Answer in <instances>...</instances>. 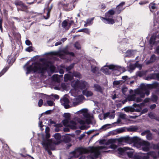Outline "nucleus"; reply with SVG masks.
<instances>
[{"instance_id":"obj_46","label":"nucleus","mask_w":159,"mask_h":159,"mask_svg":"<svg viewBox=\"0 0 159 159\" xmlns=\"http://www.w3.org/2000/svg\"><path fill=\"white\" fill-rule=\"evenodd\" d=\"M74 65L73 64H71L70 66L66 68V70H70L73 67Z\"/></svg>"},{"instance_id":"obj_19","label":"nucleus","mask_w":159,"mask_h":159,"mask_svg":"<svg viewBox=\"0 0 159 159\" xmlns=\"http://www.w3.org/2000/svg\"><path fill=\"white\" fill-rule=\"evenodd\" d=\"M72 76L69 74H66L64 75V80L65 82H67L68 80H71L72 79Z\"/></svg>"},{"instance_id":"obj_16","label":"nucleus","mask_w":159,"mask_h":159,"mask_svg":"<svg viewBox=\"0 0 159 159\" xmlns=\"http://www.w3.org/2000/svg\"><path fill=\"white\" fill-rule=\"evenodd\" d=\"M11 24L12 25V33L14 36L16 37V38H19L20 36V34L16 32H15V30H16V29L15 27L14 26L13 23H12Z\"/></svg>"},{"instance_id":"obj_4","label":"nucleus","mask_w":159,"mask_h":159,"mask_svg":"<svg viewBox=\"0 0 159 159\" xmlns=\"http://www.w3.org/2000/svg\"><path fill=\"white\" fill-rule=\"evenodd\" d=\"M153 88V85L151 84H147L145 85L142 84L140 86V88L134 90V93L139 95L140 98L142 99L145 97V94L147 96L149 94V89H152Z\"/></svg>"},{"instance_id":"obj_2","label":"nucleus","mask_w":159,"mask_h":159,"mask_svg":"<svg viewBox=\"0 0 159 159\" xmlns=\"http://www.w3.org/2000/svg\"><path fill=\"white\" fill-rule=\"evenodd\" d=\"M118 141L119 145L123 144V143H126L129 144L134 143V144L138 143L141 147L142 150L145 151H148L149 150L150 146L149 142L144 141H140V139L137 136L130 137L129 136H125L121 137L118 139Z\"/></svg>"},{"instance_id":"obj_11","label":"nucleus","mask_w":159,"mask_h":159,"mask_svg":"<svg viewBox=\"0 0 159 159\" xmlns=\"http://www.w3.org/2000/svg\"><path fill=\"white\" fill-rule=\"evenodd\" d=\"M76 123L74 121H69L67 123L64 124L65 126H69L70 128L72 129H76Z\"/></svg>"},{"instance_id":"obj_60","label":"nucleus","mask_w":159,"mask_h":159,"mask_svg":"<svg viewBox=\"0 0 159 159\" xmlns=\"http://www.w3.org/2000/svg\"><path fill=\"white\" fill-rule=\"evenodd\" d=\"M79 102L78 101H74L73 102V105L74 106H75L79 104Z\"/></svg>"},{"instance_id":"obj_13","label":"nucleus","mask_w":159,"mask_h":159,"mask_svg":"<svg viewBox=\"0 0 159 159\" xmlns=\"http://www.w3.org/2000/svg\"><path fill=\"white\" fill-rule=\"evenodd\" d=\"M94 89L96 91L101 93H103L104 88L101 87L100 85L97 84H94Z\"/></svg>"},{"instance_id":"obj_25","label":"nucleus","mask_w":159,"mask_h":159,"mask_svg":"<svg viewBox=\"0 0 159 159\" xmlns=\"http://www.w3.org/2000/svg\"><path fill=\"white\" fill-rule=\"evenodd\" d=\"M130 148H129L127 147H125L123 148H119L118 149V150L121 153L125 151L128 150H130Z\"/></svg>"},{"instance_id":"obj_31","label":"nucleus","mask_w":159,"mask_h":159,"mask_svg":"<svg viewBox=\"0 0 159 159\" xmlns=\"http://www.w3.org/2000/svg\"><path fill=\"white\" fill-rule=\"evenodd\" d=\"M68 23L66 20H64L61 24L62 26L64 28H66L68 27Z\"/></svg>"},{"instance_id":"obj_57","label":"nucleus","mask_w":159,"mask_h":159,"mask_svg":"<svg viewBox=\"0 0 159 159\" xmlns=\"http://www.w3.org/2000/svg\"><path fill=\"white\" fill-rule=\"evenodd\" d=\"M125 4L124 2H122L119 5H118L116 7V9H118L120 7H121Z\"/></svg>"},{"instance_id":"obj_9","label":"nucleus","mask_w":159,"mask_h":159,"mask_svg":"<svg viewBox=\"0 0 159 159\" xmlns=\"http://www.w3.org/2000/svg\"><path fill=\"white\" fill-rule=\"evenodd\" d=\"M60 102L61 104L63 105L66 109L72 107V106L69 105V99L66 97H63L60 99Z\"/></svg>"},{"instance_id":"obj_49","label":"nucleus","mask_w":159,"mask_h":159,"mask_svg":"<svg viewBox=\"0 0 159 159\" xmlns=\"http://www.w3.org/2000/svg\"><path fill=\"white\" fill-rule=\"evenodd\" d=\"M47 103L49 106H52L53 105V101L51 100L48 101H47Z\"/></svg>"},{"instance_id":"obj_24","label":"nucleus","mask_w":159,"mask_h":159,"mask_svg":"<svg viewBox=\"0 0 159 159\" xmlns=\"http://www.w3.org/2000/svg\"><path fill=\"white\" fill-rule=\"evenodd\" d=\"M136 64H130L129 66L128 67V68L129 69V71H132L135 69L136 67Z\"/></svg>"},{"instance_id":"obj_64","label":"nucleus","mask_w":159,"mask_h":159,"mask_svg":"<svg viewBox=\"0 0 159 159\" xmlns=\"http://www.w3.org/2000/svg\"><path fill=\"white\" fill-rule=\"evenodd\" d=\"M156 107V105L154 104L150 106V108L151 109H154Z\"/></svg>"},{"instance_id":"obj_30","label":"nucleus","mask_w":159,"mask_h":159,"mask_svg":"<svg viewBox=\"0 0 159 159\" xmlns=\"http://www.w3.org/2000/svg\"><path fill=\"white\" fill-rule=\"evenodd\" d=\"M54 137L57 140L59 141L60 140L61 138V136L60 134L57 133L54 134Z\"/></svg>"},{"instance_id":"obj_17","label":"nucleus","mask_w":159,"mask_h":159,"mask_svg":"<svg viewBox=\"0 0 159 159\" xmlns=\"http://www.w3.org/2000/svg\"><path fill=\"white\" fill-rule=\"evenodd\" d=\"M83 93L84 95L86 96L87 97L92 96L93 93L90 91L83 90Z\"/></svg>"},{"instance_id":"obj_41","label":"nucleus","mask_w":159,"mask_h":159,"mask_svg":"<svg viewBox=\"0 0 159 159\" xmlns=\"http://www.w3.org/2000/svg\"><path fill=\"white\" fill-rule=\"evenodd\" d=\"M33 47H32V46H30L28 47L26 49V51H27V52H31V51H33Z\"/></svg>"},{"instance_id":"obj_58","label":"nucleus","mask_w":159,"mask_h":159,"mask_svg":"<svg viewBox=\"0 0 159 159\" xmlns=\"http://www.w3.org/2000/svg\"><path fill=\"white\" fill-rule=\"evenodd\" d=\"M57 52H51L49 53V54L53 55H57Z\"/></svg>"},{"instance_id":"obj_47","label":"nucleus","mask_w":159,"mask_h":159,"mask_svg":"<svg viewBox=\"0 0 159 159\" xmlns=\"http://www.w3.org/2000/svg\"><path fill=\"white\" fill-rule=\"evenodd\" d=\"M121 81H115L113 82L114 85H117L120 84Z\"/></svg>"},{"instance_id":"obj_55","label":"nucleus","mask_w":159,"mask_h":159,"mask_svg":"<svg viewBox=\"0 0 159 159\" xmlns=\"http://www.w3.org/2000/svg\"><path fill=\"white\" fill-rule=\"evenodd\" d=\"M74 23V21L73 20H71L70 21L69 23H68V26L67 27V29L68 30L70 27L71 25Z\"/></svg>"},{"instance_id":"obj_7","label":"nucleus","mask_w":159,"mask_h":159,"mask_svg":"<svg viewBox=\"0 0 159 159\" xmlns=\"http://www.w3.org/2000/svg\"><path fill=\"white\" fill-rule=\"evenodd\" d=\"M88 84L86 81L83 80H76L73 84V87L75 88H79L81 89H85L88 86Z\"/></svg>"},{"instance_id":"obj_28","label":"nucleus","mask_w":159,"mask_h":159,"mask_svg":"<svg viewBox=\"0 0 159 159\" xmlns=\"http://www.w3.org/2000/svg\"><path fill=\"white\" fill-rule=\"evenodd\" d=\"M149 7L150 8V11H152V9L154 10L156 9V4L155 3H151L149 4Z\"/></svg>"},{"instance_id":"obj_61","label":"nucleus","mask_w":159,"mask_h":159,"mask_svg":"<svg viewBox=\"0 0 159 159\" xmlns=\"http://www.w3.org/2000/svg\"><path fill=\"white\" fill-rule=\"evenodd\" d=\"M25 43L27 45L29 46L31 44V43L30 40H26Z\"/></svg>"},{"instance_id":"obj_3","label":"nucleus","mask_w":159,"mask_h":159,"mask_svg":"<svg viewBox=\"0 0 159 159\" xmlns=\"http://www.w3.org/2000/svg\"><path fill=\"white\" fill-rule=\"evenodd\" d=\"M52 67H49V65L47 64L42 65L40 63H36L27 67L26 73L29 74L31 71H33L34 72H38L39 73L44 74L49 68L51 69Z\"/></svg>"},{"instance_id":"obj_39","label":"nucleus","mask_w":159,"mask_h":159,"mask_svg":"<svg viewBox=\"0 0 159 159\" xmlns=\"http://www.w3.org/2000/svg\"><path fill=\"white\" fill-rule=\"evenodd\" d=\"M109 125V124H107L102 126L100 129H103L105 130L108 128V126Z\"/></svg>"},{"instance_id":"obj_45","label":"nucleus","mask_w":159,"mask_h":159,"mask_svg":"<svg viewBox=\"0 0 159 159\" xmlns=\"http://www.w3.org/2000/svg\"><path fill=\"white\" fill-rule=\"evenodd\" d=\"M43 100L41 99H40L38 102V106L40 107H41L43 105Z\"/></svg>"},{"instance_id":"obj_38","label":"nucleus","mask_w":159,"mask_h":159,"mask_svg":"<svg viewBox=\"0 0 159 159\" xmlns=\"http://www.w3.org/2000/svg\"><path fill=\"white\" fill-rule=\"evenodd\" d=\"M155 38L154 36H152L150 40V44H154V43L155 41Z\"/></svg>"},{"instance_id":"obj_52","label":"nucleus","mask_w":159,"mask_h":159,"mask_svg":"<svg viewBox=\"0 0 159 159\" xmlns=\"http://www.w3.org/2000/svg\"><path fill=\"white\" fill-rule=\"evenodd\" d=\"M143 104V103H141L140 104H137L136 103H134L133 105V106L134 107H140Z\"/></svg>"},{"instance_id":"obj_29","label":"nucleus","mask_w":159,"mask_h":159,"mask_svg":"<svg viewBox=\"0 0 159 159\" xmlns=\"http://www.w3.org/2000/svg\"><path fill=\"white\" fill-rule=\"evenodd\" d=\"M15 3L16 5H18L21 6H24V4L23 3V2L22 1L19 0L15 1Z\"/></svg>"},{"instance_id":"obj_36","label":"nucleus","mask_w":159,"mask_h":159,"mask_svg":"<svg viewBox=\"0 0 159 159\" xmlns=\"http://www.w3.org/2000/svg\"><path fill=\"white\" fill-rule=\"evenodd\" d=\"M146 138L148 140H151L152 139V134L150 133H149L146 135Z\"/></svg>"},{"instance_id":"obj_42","label":"nucleus","mask_w":159,"mask_h":159,"mask_svg":"<svg viewBox=\"0 0 159 159\" xmlns=\"http://www.w3.org/2000/svg\"><path fill=\"white\" fill-rule=\"evenodd\" d=\"M98 70V68L97 67H95L91 69V71L93 73H96Z\"/></svg>"},{"instance_id":"obj_5","label":"nucleus","mask_w":159,"mask_h":159,"mask_svg":"<svg viewBox=\"0 0 159 159\" xmlns=\"http://www.w3.org/2000/svg\"><path fill=\"white\" fill-rule=\"evenodd\" d=\"M59 143H53L52 139L46 141L45 140L43 141H42L41 144L43 145L45 150L48 151V152L49 155H51L52 154V152L50 150H54V144H58Z\"/></svg>"},{"instance_id":"obj_34","label":"nucleus","mask_w":159,"mask_h":159,"mask_svg":"<svg viewBox=\"0 0 159 159\" xmlns=\"http://www.w3.org/2000/svg\"><path fill=\"white\" fill-rule=\"evenodd\" d=\"M73 76H75L78 78H80L81 77V75L79 72H74L73 73Z\"/></svg>"},{"instance_id":"obj_51","label":"nucleus","mask_w":159,"mask_h":159,"mask_svg":"<svg viewBox=\"0 0 159 159\" xmlns=\"http://www.w3.org/2000/svg\"><path fill=\"white\" fill-rule=\"evenodd\" d=\"M109 147L111 148L115 149L117 148V146L115 144H111Z\"/></svg>"},{"instance_id":"obj_56","label":"nucleus","mask_w":159,"mask_h":159,"mask_svg":"<svg viewBox=\"0 0 159 159\" xmlns=\"http://www.w3.org/2000/svg\"><path fill=\"white\" fill-rule=\"evenodd\" d=\"M54 126L56 128H59L60 127H61L62 126V125L61 124H57L54 125Z\"/></svg>"},{"instance_id":"obj_50","label":"nucleus","mask_w":159,"mask_h":159,"mask_svg":"<svg viewBox=\"0 0 159 159\" xmlns=\"http://www.w3.org/2000/svg\"><path fill=\"white\" fill-rule=\"evenodd\" d=\"M110 114V112H107L106 113H105L104 114V116H103V119H105L107 117L109 116V115Z\"/></svg>"},{"instance_id":"obj_22","label":"nucleus","mask_w":159,"mask_h":159,"mask_svg":"<svg viewBox=\"0 0 159 159\" xmlns=\"http://www.w3.org/2000/svg\"><path fill=\"white\" fill-rule=\"evenodd\" d=\"M149 117L151 119H155L156 120H159V118L156 116L154 114L152 113H150L148 114Z\"/></svg>"},{"instance_id":"obj_20","label":"nucleus","mask_w":159,"mask_h":159,"mask_svg":"<svg viewBox=\"0 0 159 159\" xmlns=\"http://www.w3.org/2000/svg\"><path fill=\"white\" fill-rule=\"evenodd\" d=\"M156 60V57L155 55L154 54L152 55L150 58V60L147 62V64H149L154 62Z\"/></svg>"},{"instance_id":"obj_40","label":"nucleus","mask_w":159,"mask_h":159,"mask_svg":"<svg viewBox=\"0 0 159 159\" xmlns=\"http://www.w3.org/2000/svg\"><path fill=\"white\" fill-rule=\"evenodd\" d=\"M145 73L143 71H141L138 72V75L139 77H141L144 75Z\"/></svg>"},{"instance_id":"obj_8","label":"nucleus","mask_w":159,"mask_h":159,"mask_svg":"<svg viewBox=\"0 0 159 159\" xmlns=\"http://www.w3.org/2000/svg\"><path fill=\"white\" fill-rule=\"evenodd\" d=\"M118 67L113 65H111L109 66H104L101 69V70L104 73L106 74H109L110 73L109 70H117Z\"/></svg>"},{"instance_id":"obj_48","label":"nucleus","mask_w":159,"mask_h":159,"mask_svg":"<svg viewBox=\"0 0 159 159\" xmlns=\"http://www.w3.org/2000/svg\"><path fill=\"white\" fill-rule=\"evenodd\" d=\"M125 130L123 128L119 129L117 130V132L118 133H122L125 131Z\"/></svg>"},{"instance_id":"obj_21","label":"nucleus","mask_w":159,"mask_h":159,"mask_svg":"<svg viewBox=\"0 0 159 159\" xmlns=\"http://www.w3.org/2000/svg\"><path fill=\"white\" fill-rule=\"evenodd\" d=\"M138 128L135 126H131L127 129L128 131L129 132H135L138 130Z\"/></svg>"},{"instance_id":"obj_32","label":"nucleus","mask_w":159,"mask_h":159,"mask_svg":"<svg viewBox=\"0 0 159 159\" xmlns=\"http://www.w3.org/2000/svg\"><path fill=\"white\" fill-rule=\"evenodd\" d=\"M64 53L67 55H69L70 56H71L72 57H74L75 56L74 53L72 52H70L67 50H65L63 51Z\"/></svg>"},{"instance_id":"obj_6","label":"nucleus","mask_w":159,"mask_h":159,"mask_svg":"<svg viewBox=\"0 0 159 159\" xmlns=\"http://www.w3.org/2000/svg\"><path fill=\"white\" fill-rule=\"evenodd\" d=\"M137 94L134 93V94L128 96L127 98L122 101L123 104H124L128 100L129 101H133L137 102H141L142 100L139 97H137Z\"/></svg>"},{"instance_id":"obj_33","label":"nucleus","mask_w":159,"mask_h":159,"mask_svg":"<svg viewBox=\"0 0 159 159\" xmlns=\"http://www.w3.org/2000/svg\"><path fill=\"white\" fill-rule=\"evenodd\" d=\"M74 47L77 49H80L81 48V46L78 42H76L74 44Z\"/></svg>"},{"instance_id":"obj_26","label":"nucleus","mask_w":159,"mask_h":159,"mask_svg":"<svg viewBox=\"0 0 159 159\" xmlns=\"http://www.w3.org/2000/svg\"><path fill=\"white\" fill-rule=\"evenodd\" d=\"M52 79L55 82H58L60 80L59 75L57 74L53 75L52 76Z\"/></svg>"},{"instance_id":"obj_35","label":"nucleus","mask_w":159,"mask_h":159,"mask_svg":"<svg viewBox=\"0 0 159 159\" xmlns=\"http://www.w3.org/2000/svg\"><path fill=\"white\" fill-rule=\"evenodd\" d=\"M133 52V50H128L126 52V53L127 54L126 55V57H130L132 55V53Z\"/></svg>"},{"instance_id":"obj_43","label":"nucleus","mask_w":159,"mask_h":159,"mask_svg":"<svg viewBox=\"0 0 159 159\" xmlns=\"http://www.w3.org/2000/svg\"><path fill=\"white\" fill-rule=\"evenodd\" d=\"M150 130L148 129V130H147L144 131V132H142L141 133V135L143 136L144 135L146 134H148L149 133H150Z\"/></svg>"},{"instance_id":"obj_23","label":"nucleus","mask_w":159,"mask_h":159,"mask_svg":"<svg viewBox=\"0 0 159 159\" xmlns=\"http://www.w3.org/2000/svg\"><path fill=\"white\" fill-rule=\"evenodd\" d=\"M115 14V11L112 10H109V11L106 14V16L108 17H110V15H113Z\"/></svg>"},{"instance_id":"obj_10","label":"nucleus","mask_w":159,"mask_h":159,"mask_svg":"<svg viewBox=\"0 0 159 159\" xmlns=\"http://www.w3.org/2000/svg\"><path fill=\"white\" fill-rule=\"evenodd\" d=\"M158 156H157L156 153L154 152H150L148 153V155L143 156V159H148V155L151 156L152 157H153L154 159H157L159 157V151L158 152Z\"/></svg>"},{"instance_id":"obj_59","label":"nucleus","mask_w":159,"mask_h":159,"mask_svg":"<svg viewBox=\"0 0 159 159\" xmlns=\"http://www.w3.org/2000/svg\"><path fill=\"white\" fill-rule=\"evenodd\" d=\"M127 88H124L122 89V93L123 94H125L126 92L127 91Z\"/></svg>"},{"instance_id":"obj_27","label":"nucleus","mask_w":159,"mask_h":159,"mask_svg":"<svg viewBox=\"0 0 159 159\" xmlns=\"http://www.w3.org/2000/svg\"><path fill=\"white\" fill-rule=\"evenodd\" d=\"M9 67L6 66L0 72V77L2 76L9 69Z\"/></svg>"},{"instance_id":"obj_62","label":"nucleus","mask_w":159,"mask_h":159,"mask_svg":"<svg viewBox=\"0 0 159 159\" xmlns=\"http://www.w3.org/2000/svg\"><path fill=\"white\" fill-rule=\"evenodd\" d=\"M124 109V111L126 112H129L130 111V108L128 107H125Z\"/></svg>"},{"instance_id":"obj_1","label":"nucleus","mask_w":159,"mask_h":159,"mask_svg":"<svg viewBox=\"0 0 159 159\" xmlns=\"http://www.w3.org/2000/svg\"><path fill=\"white\" fill-rule=\"evenodd\" d=\"M103 149H107L105 146H98V147H92L89 150L85 148H78L71 152L75 158L78 157L79 155L90 152V154L89 156V157L91 159H96L100 154V150Z\"/></svg>"},{"instance_id":"obj_44","label":"nucleus","mask_w":159,"mask_h":159,"mask_svg":"<svg viewBox=\"0 0 159 159\" xmlns=\"http://www.w3.org/2000/svg\"><path fill=\"white\" fill-rule=\"evenodd\" d=\"M126 115L125 114L121 113L119 115V117L123 119L126 118Z\"/></svg>"},{"instance_id":"obj_15","label":"nucleus","mask_w":159,"mask_h":159,"mask_svg":"<svg viewBox=\"0 0 159 159\" xmlns=\"http://www.w3.org/2000/svg\"><path fill=\"white\" fill-rule=\"evenodd\" d=\"M101 19L102 20H105L107 21V23L109 24H112L115 23L114 20L112 18H104L103 17H101ZM105 23H107L106 22L104 21Z\"/></svg>"},{"instance_id":"obj_37","label":"nucleus","mask_w":159,"mask_h":159,"mask_svg":"<svg viewBox=\"0 0 159 159\" xmlns=\"http://www.w3.org/2000/svg\"><path fill=\"white\" fill-rule=\"evenodd\" d=\"M157 96L156 95H153L152 98V100L153 102H156L157 100Z\"/></svg>"},{"instance_id":"obj_14","label":"nucleus","mask_w":159,"mask_h":159,"mask_svg":"<svg viewBox=\"0 0 159 159\" xmlns=\"http://www.w3.org/2000/svg\"><path fill=\"white\" fill-rule=\"evenodd\" d=\"M65 119L62 121L63 124L67 123L70 120V115L69 113H65L64 114Z\"/></svg>"},{"instance_id":"obj_18","label":"nucleus","mask_w":159,"mask_h":159,"mask_svg":"<svg viewBox=\"0 0 159 159\" xmlns=\"http://www.w3.org/2000/svg\"><path fill=\"white\" fill-rule=\"evenodd\" d=\"M49 131H50V129L48 127H47L45 129V132L46 133V138L47 139L46 141H47V140H48V139H49L50 137V134H49ZM44 140V139H43V140Z\"/></svg>"},{"instance_id":"obj_63","label":"nucleus","mask_w":159,"mask_h":159,"mask_svg":"<svg viewBox=\"0 0 159 159\" xmlns=\"http://www.w3.org/2000/svg\"><path fill=\"white\" fill-rule=\"evenodd\" d=\"M93 18H91L90 19H88L87 20L86 24H89L93 20Z\"/></svg>"},{"instance_id":"obj_54","label":"nucleus","mask_w":159,"mask_h":159,"mask_svg":"<svg viewBox=\"0 0 159 159\" xmlns=\"http://www.w3.org/2000/svg\"><path fill=\"white\" fill-rule=\"evenodd\" d=\"M83 32L87 34H89L90 33L89 29L87 28L84 29Z\"/></svg>"},{"instance_id":"obj_53","label":"nucleus","mask_w":159,"mask_h":159,"mask_svg":"<svg viewBox=\"0 0 159 159\" xmlns=\"http://www.w3.org/2000/svg\"><path fill=\"white\" fill-rule=\"evenodd\" d=\"M65 140L66 142H69L70 141L71 139L70 137L66 136L65 138Z\"/></svg>"},{"instance_id":"obj_12","label":"nucleus","mask_w":159,"mask_h":159,"mask_svg":"<svg viewBox=\"0 0 159 159\" xmlns=\"http://www.w3.org/2000/svg\"><path fill=\"white\" fill-rule=\"evenodd\" d=\"M151 79H157L159 80V73H154L150 74L146 77V80H147Z\"/></svg>"}]
</instances>
